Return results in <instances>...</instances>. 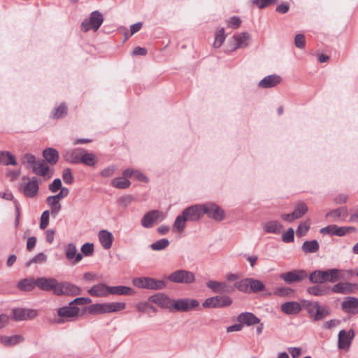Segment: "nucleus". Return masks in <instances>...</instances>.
<instances>
[{"label":"nucleus","mask_w":358,"mask_h":358,"mask_svg":"<svg viewBox=\"0 0 358 358\" xmlns=\"http://www.w3.org/2000/svg\"><path fill=\"white\" fill-rule=\"evenodd\" d=\"M88 294L92 296L103 297L110 295V287L105 284L99 283L92 286L88 291Z\"/></svg>","instance_id":"23"},{"label":"nucleus","mask_w":358,"mask_h":358,"mask_svg":"<svg viewBox=\"0 0 358 358\" xmlns=\"http://www.w3.org/2000/svg\"><path fill=\"white\" fill-rule=\"evenodd\" d=\"M164 213L158 210H152L146 213L142 217L141 223L144 228H152L155 224L165 219Z\"/></svg>","instance_id":"7"},{"label":"nucleus","mask_w":358,"mask_h":358,"mask_svg":"<svg viewBox=\"0 0 358 358\" xmlns=\"http://www.w3.org/2000/svg\"><path fill=\"white\" fill-rule=\"evenodd\" d=\"M98 237L101 246L105 250H108L111 248L114 238L110 231L107 230H101L99 232Z\"/></svg>","instance_id":"27"},{"label":"nucleus","mask_w":358,"mask_h":358,"mask_svg":"<svg viewBox=\"0 0 358 358\" xmlns=\"http://www.w3.org/2000/svg\"><path fill=\"white\" fill-rule=\"evenodd\" d=\"M134 293V290L129 287L122 285L110 287V294L130 296Z\"/></svg>","instance_id":"33"},{"label":"nucleus","mask_w":358,"mask_h":358,"mask_svg":"<svg viewBox=\"0 0 358 358\" xmlns=\"http://www.w3.org/2000/svg\"><path fill=\"white\" fill-rule=\"evenodd\" d=\"M82 255L85 256H90L94 252V245L92 243H86L81 247Z\"/></svg>","instance_id":"64"},{"label":"nucleus","mask_w":358,"mask_h":358,"mask_svg":"<svg viewBox=\"0 0 358 358\" xmlns=\"http://www.w3.org/2000/svg\"><path fill=\"white\" fill-rule=\"evenodd\" d=\"M308 292L315 296H320L325 293V289L322 285H315L307 289Z\"/></svg>","instance_id":"57"},{"label":"nucleus","mask_w":358,"mask_h":358,"mask_svg":"<svg viewBox=\"0 0 358 358\" xmlns=\"http://www.w3.org/2000/svg\"><path fill=\"white\" fill-rule=\"evenodd\" d=\"M281 310L284 313H298L299 312L301 311V302H285L283 304H282Z\"/></svg>","instance_id":"29"},{"label":"nucleus","mask_w":358,"mask_h":358,"mask_svg":"<svg viewBox=\"0 0 358 358\" xmlns=\"http://www.w3.org/2000/svg\"><path fill=\"white\" fill-rule=\"evenodd\" d=\"M246 35L245 33H241V34H237L234 36L229 41V43L230 44V50H235L241 47L242 44H243L245 41Z\"/></svg>","instance_id":"35"},{"label":"nucleus","mask_w":358,"mask_h":358,"mask_svg":"<svg viewBox=\"0 0 358 358\" xmlns=\"http://www.w3.org/2000/svg\"><path fill=\"white\" fill-rule=\"evenodd\" d=\"M358 307V299L348 297L342 303V308L345 312H349L352 309Z\"/></svg>","instance_id":"42"},{"label":"nucleus","mask_w":358,"mask_h":358,"mask_svg":"<svg viewBox=\"0 0 358 358\" xmlns=\"http://www.w3.org/2000/svg\"><path fill=\"white\" fill-rule=\"evenodd\" d=\"M103 17L102 14L98 11H93L88 19H85L81 24V29L87 32L90 29L98 30L103 23Z\"/></svg>","instance_id":"6"},{"label":"nucleus","mask_w":358,"mask_h":358,"mask_svg":"<svg viewBox=\"0 0 358 358\" xmlns=\"http://www.w3.org/2000/svg\"><path fill=\"white\" fill-rule=\"evenodd\" d=\"M137 309L141 312H150V311H157V309L153 307L152 303L149 301L141 302L137 305Z\"/></svg>","instance_id":"50"},{"label":"nucleus","mask_w":358,"mask_h":358,"mask_svg":"<svg viewBox=\"0 0 358 358\" xmlns=\"http://www.w3.org/2000/svg\"><path fill=\"white\" fill-rule=\"evenodd\" d=\"M66 257L72 261L73 264H77L80 262L83 259V255L81 253H77V248L74 243H69L65 248Z\"/></svg>","instance_id":"21"},{"label":"nucleus","mask_w":358,"mask_h":358,"mask_svg":"<svg viewBox=\"0 0 358 358\" xmlns=\"http://www.w3.org/2000/svg\"><path fill=\"white\" fill-rule=\"evenodd\" d=\"M182 212L189 222H198L203 215V205H192L185 208Z\"/></svg>","instance_id":"11"},{"label":"nucleus","mask_w":358,"mask_h":358,"mask_svg":"<svg viewBox=\"0 0 358 358\" xmlns=\"http://www.w3.org/2000/svg\"><path fill=\"white\" fill-rule=\"evenodd\" d=\"M21 160L23 164L27 165L31 168H32L34 164L36 162L35 156L30 153L24 154L22 157Z\"/></svg>","instance_id":"52"},{"label":"nucleus","mask_w":358,"mask_h":358,"mask_svg":"<svg viewBox=\"0 0 358 358\" xmlns=\"http://www.w3.org/2000/svg\"><path fill=\"white\" fill-rule=\"evenodd\" d=\"M310 229V226L308 223L306 222H303V223H301L297 229H296V235L297 236H299V237H302L303 236H305L306 234V233L308 232V231Z\"/></svg>","instance_id":"61"},{"label":"nucleus","mask_w":358,"mask_h":358,"mask_svg":"<svg viewBox=\"0 0 358 358\" xmlns=\"http://www.w3.org/2000/svg\"><path fill=\"white\" fill-rule=\"evenodd\" d=\"M0 164L4 166H16L17 164L15 156L9 151H0Z\"/></svg>","instance_id":"30"},{"label":"nucleus","mask_w":358,"mask_h":358,"mask_svg":"<svg viewBox=\"0 0 358 358\" xmlns=\"http://www.w3.org/2000/svg\"><path fill=\"white\" fill-rule=\"evenodd\" d=\"M248 286L250 287V289L252 292H258L265 289V286L262 281L254 278H248Z\"/></svg>","instance_id":"40"},{"label":"nucleus","mask_w":358,"mask_h":358,"mask_svg":"<svg viewBox=\"0 0 358 358\" xmlns=\"http://www.w3.org/2000/svg\"><path fill=\"white\" fill-rule=\"evenodd\" d=\"M43 156L50 164H55L58 162L59 152L55 148H46L43 152Z\"/></svg>","instance_id":"32"},{"label":"nucleus","mask_w":358,"mask_h":358,"mask_svg":"<svg viewBox=\"0 0 358 358\" xmlns=\"http://www.w3.org/2000/svg\"><path fill=\"white\" fill-rule=\"evenodd\" d=\"M281 81V78L275 74L269 75L261 80L258 86L261 88H271L278 85Z\"/></svg>","instance_id":"26"},{"label":"nucleus","mask_w":358,"mask_h":358,"mask_svg":"<svg viewBox=\"0 0 358 358\" xmlns=\"http://www.w3.org/2000/svg\"><path fill=\"white\" fill-rule=\"evenodd\" d=\"M62 187V180L59 178H56L51 182L48 189L52 193H56L58 190H60Z\"/></svg>","instance_id":"58"},{"label":"nucleus","mask_w":358,"mask_h":358,"mask_svg":"<svg viewBox=\"0 0 358 358\" xmlns=\"http://www.w3.org/2000/svg\"><path fill=\"white\" fill-rule=\"evenodd\" d=\"M199 302L194 299L183 298L173 300V311L189 312L195 310Z\"/></svg>","instance_id":"8"},{"label":"nucleus","mask_w":358,"mask_h":358,"mask_svg":"<svg viewBox=\"0 0 358 358\" xmlns=\"http://www.w3.org/2000/svg\"><path fill=\"white\" fill-rule=\"evenodd\" d=\"M47 205L50 207V213L52 217H56L62 209V205L53 196H48L45 199Z\"/></svg>","instance_id":"28"},{"label":"nucleus","mask_w":358,"mask_h":358,"mask_svg":"<svg viewBox=\"0 0 358 358\" xmlns=\"http://www.w3.org/2000/svg\"><path fill=\"white\" fill-rule=\"evenodd\" d=\"M111 185L117 189H127L130 187L131 182L125 178L118 177L111 181Z\"/></svg>","instance_id":"39"},{"label":"nucleus","mask_w":358,"mask_h":358,"mask_svg":"<svg viewBox=\"0 0 358 358\" xmlns=\"http://www.w3.org/2000/svg\"><path fill=\"white\" fill-rule=\"evenodd\" d=\"M80 162L85 165L92 166L97 162V157L93 153H90L83 149Z\"/></svg>","instance_id":"36"},{"label":"nucleus","mask_w":358,"mask_h":358,"mask_svg":"<svg viewBox=\"0 0 358 358\" xmlns=\"http://www.w3.org/2000/svg\"><path fill=\"white\" fill-rule=\"evenodd\" d=\"M116 170H117V166L115 165H112V166H110L108 167L103 169L101 171L100 174L103 178H108V177L112 176L115 173Z\"/></svg>","instance_id":"62"},{"label":"nucleus","mask_w":358,"mask_h":358,"mask_svg":"<svg viewBox=\"0 0 358 358\" xmlns=\"http://www.w3.org/2000/svg\"><path fill=\"white\" fill-rule=\"evenodd\" d=\"M39 182L36 177L23 176L19 185V191L27 198H34L38 195Z\"/></svg>","instance_id":"2"},{"label":"nucleus","mask_w":358,"mask_h":358,"mask_svg":"<svg viewBox=\"0 0 358 358\" xmlns=\"http://www.w3.org/2000/svg\"><path fill=\"white\" fill-rule=\"evenodd\" d=\"M81 294V289L67 282H59L56 289L57 295H79Z\"/></svg>","instance_id":"14"},{"label":"nucleus","mask_w":358,"mask_h":358,"mask_svg":"<svg viewBox=\"0 0 358 358\" xmlns=\"http://www.w3.org/2000/svg\"><path fill=\"white\" fill-rule=\"evenodd\" d=\"M36 315H0V329L3 328L9 320L21 322L34 319Z\"/></svg>","instance_id":"19"},{"label":"nucleus","mask_w":358,"mask_h":358,"mask_svg":"<svg viewBox=\"0 0 358 358\" xmlns=\"http://www.w3.org/2000/svg\"><path fill=\"white\" fill-rule=\"evenodd\" d=\"M51 213H50V210H45L41 216V221H40V229H45L48 224H49V218L50 215Z\"/></svg>","instance_id":"56"},{"label":"nucleus","mask_w":358,"mask_h":358,"mask_svg":"<svg viewBox=\"0 0 358 358\" xmlns=\"http://www.w3.org/2000/svg\"><path fill=\"white\" fill-rule=\"evenodd\" d=\"M226 22L229 28L236 29L240 27L242 21L239 17L233 16L227 20Z\"/></svg>","instance_id":"55"},{"label":"nucleus","mask_w":358,"mask_h":358,"mask_svg":"<svg viewBox=\"0 0 358 358\" xmlns=\"http://www.w3.org/2000/svg\"><path fill=\"white\" fill-rule=\"evenodd\" d=\"M293 292L292 289L285 287H278L274 291V294L279 296H289Z\"/></svg>","instance_id":"60"},{"label":"nucleus","mask_w":358,"mask_h":358,"mask_svg":"<svg viewBox=\"0 0 358 358\" xmlns=\"http://www.w3.org/2000/svg\"><path fill=\"white\" fill-rule=\"evenodd\" d=\"M252 3L259 8L263 9L278 2V0H251Z\"/></svg>","instance_id":"53"},{"label":"nucleus","mask_w":358,"mask_h":358,"mask_svg":"<svg viewBox=\"0 0 358 358\" xmlns=\"http://www.w3.org/2000/svg\"><path fill=\"white\" fill-rule=\"evenodd\" d=\"M170 282L180 284H191L195 281L194 274L187 270H177L167 276Z\"/></svg>","instance_id":"4"},{"label":"nucleus","mask_w":358,"mask_h":358,"mask_svg":"<svg viewBox=\"0 0 358 358\" xmlns=\"http://www.w3.org/2000/svg\"><path fill=\"white\" fill-rule=\"evenodd\" d=\"M308 211L307 206L303 203H299L294 210L292 212L295 218L299 219L301 217Z\"/></svg>","instance_id":"51"},{"label":"nucleus","mask_w":358,"mask_h":358,"mask_svg":"<svg viewBox=\"0 0 358 358\" xmlns=\"http://www.w3.org/2000/svg\"><path fill=\"white\" fill-rule=\"evenodd\" d=\"M294 239V231L292 228H289L282 236V240L285 243H291Z\"/></svg>","instance_id":"59"},{"label":"nucleus","mask_w":358,"mask_h":358,"mask_svg":"<svg viewBox=\"0 0 358 358\" xmlns=\"http://www.w3.org/2000/svg\"><path fill=\"white\" fill-rule=\"evenodd\" d=\"M47 261V256L43 253H38L29 262L27 263V266H29L32 264H43Z\"/></svg>","instance_id":"54"},{"label":"nucleus","mask_w":358,"mask_h":358,"mask_svg":"<svg viewBox=\"0 0 358 358\" xmlns=\"http://www.w3.org/2000/svg\"><path fill=\"white\" fill-rule=\"evenodd\" d=\"M80 315H48L46 320L52 324H62L65 322H74Z\"/></svg>","instance_id":"18"},{"label":"nucleus","mask_w":358,"mask_h":358,"mask_svg":"<svg viewBox=\"0 0 358 358\" xmlns=\"http://www.w3.org/2000/svg\"><path fill=\"white\" fill-rule=\"evenodd\" d=\"M92 300L87 297H78L69 303V306H64L57 309V313H79L88 311V313H110L119 312L125 308L124 302H111L106 303H96L90 305L87 309L83 307L89 304Z\"/></svg>","instance_id":"1"},{"label":"nucleus","mask_w":358,"mask_h":358,"mask_svg":"<svg viewBox=\"0 0 358 358\" xmlns=\"http://www.w3.org/2000/svg\"><path fill=\"white\" fill-rule=\"evenodd\" d=\"M355 287V285L349 282H341L334 285L332 292L335 293L348 294L352 292Z\"/></svg>","instance_id":"31"},{"label":"nucleus","mask_w":358,"mask_h":358,"mask_svg":"<svg viewBox=\"0 0 358 358\" xmlns=\"http://www.w3.org/2000/svg\"><path fill=\"white\" fill-rule=\"evenodd\" d=\"M206 286L215 293H229L232 290V287L228 285L226 282L216 280H208L206 282Z\"/></svg>","instance_id":"20"},{"label":"nucleus","mask_w":358,"mask_h":358,"mask_svg":"<svg viewBox=\"0 0 358 358\" xmlns=\"http://www.w3.org/2000/svg\"><path fill=\"white\" fill-rule=\"evenodd\" d=\"M31 169L34 173L43 176L45 180L50 179L53 175L49 166L43 159L36 161Z\"/></svg>","instance_id":"15"},{"label":"nucleus","mask_w":358,"mask_h":358,"mask_svg":"<svg viewBox=\"0 0 358 358\" xmlns=\"http://www.w3.org/2000/svg\"><path fill=\"white\" fill-rule=\"evenodd\" d=\"M169 243L167 238H162L152 243L150 247L154 251H160L167 248Z\"/></svg>","instance_id":"46"},{"label":"nucleus","mask_w":358,"mask_h":358,"mask_svg":"<svg viewBox=\"0 0 358 358\" xmlns=\"http://www.w3.org/2000/svg\"><path fill=\"white\" fill-rule=\"evenodd\" d=\"M306 277V271L302 269L293 270L280 275V278L288 284L300 282Z\"/></svg>","instance_id":"13"},{"label":"nucleus","mask_w":358,"mask_h":358,"mask_svg":"<svg viewBox=\"0 0 358 358\" xmlns=\"http://www.w3.org/2000/svg\"><path fill=\"white\" fill-rule=\"evenodd\" d=\"M355 231L356 229L354 227H338L337 225L331 224L320 229V232L329 236H343Z\"/></svg>","instance_id":"10"},{"label":"nucleus","mask_w":358,"mask_h":358,"mask_svg":"<svg viewBox=\"0 0 358 358\" xmlns=\"http://www.w3.org/2000/svg\"><path fill=\"white\" fill-rule=\"evenodd\" d=\"M343 271L337 268H331L322 271L324 282H335L343 278Z\"/></svg>","instance_id":"22"},{"label":"nucleus","mask_w":358,"mask_h":358,"mask_svg":"<svg viewBox=\"0 0 358 358\" xmlns=\"http://www.w3.org/2000/svg\"><path fill=\"white\" fill-rule=\"evenodd\" d=\"M67 113V108L64 103L60 104L57 108H55L52 112L53 117L55 119L62 118Z\"/></svg>","instance_id":"49"},{"label":"nucleus","mask_w":358,"mask_h":358,"mask_svg":"<svg viewBox=\"0 0 358 358\" xmlns=\"http://www.w3.org/2000/svg\"><path fill=\"white\" fill-rule=\"evenodd\" d=\"M264 229L267 233L278 234L282 226L277 221H270L264 224Z\"/></svg>","instance_id":"41"},{"label":"nucleus","mask_w":358,"mask_h":358,"mask_svg":"<svg viewBox=\"0 0 358 358\" xmlns=\"http://www.w3.org/2000/svg\"><path fill=\"white\" fill-rule=\"evenodd\" d=\"M226 38L224 34V28H221L216 34L213 47L215 48H220Z\"/></svg>","instance_id":"47"},{"label":"nucleus","mask_w":358,"mask_h":358,"mask_svg":"<svg viewBox=\"0 0 358 358\" xmlns=\"http://www.w3.org/2000/svg\"><path fill=\"white\" fill-rule=\"evenodd\" d=\"M309 280L311 282L315 284H321L324 282L322 271L317 270L312 272L309 275Z\"/></svg>","instance_id":"48"},{"label":"nucleus","mask_w":358,"mask_h":358,"mask_svg":"<svg viewBox=\"0 0 358 358\" xmlns=\"http://www.w3.org/2000/svg\"><path fill=\"white\" fill-rule=\"evenodd\" d=\"M58 282L52 278H39L36 280V286L44 291H52L56 294Z\"/></svg>","instance_id":"16"},{"label":"nucleus","mask_w":358,"mask_h":358,"mask_svg":"<svg viewBox=\"0 0 358 358\" xmlns=\"http://www.w3.org/2000/svg\"><path fill=\"white\" fill-rule=\"evenodd\" d=\"M36 285V280L27 278L20 281L17 283V287L21 290L29 291L31 290Z\"/></svg>","instance_id":"45"},{"label":"nucleus","mask_w":358,"mask_h":358,"mask_svg":"<svg viewBox=\"0 0 358 358\" xmlns=\"http://www.w3.org/2000/svg\"><path fill=\"white\" fill-rule=\"evenodd\" d=\"M348 215V209L345 207L338 208L337 209L329 211L327 215V217H331L334 220L341 217H346Z\"/></svg>","instance_id":"43"},{"label":"nucleus","mask_w":358,"mask_h":358,"mask_svg":"<svg viewBox=\"0 0 358 358\" xmlns=\"http://www.w3.org/2000/svg\"><path fill=\"white\" fill-rule=\"evenodd\" d=\"M187 222H189V220L186 218L185 216L183 215V213H182L180 215L176 217L174 221L173 224V230L178 233H182L185 229Z\"/></svg>","instance_id":"34"},{"label":"nucleus","mask_w":358,"mask_h":358,"mask_svg":"<svg viewBox=\"0 0 358 358\" xmlns=\"http://www.w3.org/2000/svg\"><path fill=\"white\" fill-rule=\"evenodd\" d=\"M231 300L227 296H216L208 298L203 303L204 308H219L230 305Z\"/></svg>","instance_id":"12"},{"label":"nucleus","mask_w":358,"mask_h":358,"mask_svg":"<svg viewBox=\"0 0 358 358\" xmlns=\"http://www.w3.org/2000/svg\"><path fill=\"white\" fill-rule=\"evenodd\" d=\"M62 178L65 183L71 184L73 182V177L70 169L67 168L63 171Z\"/></svg>","instance_id":"63"},{"label":"nucleus","mask_w":358,"mask_h":358,"mask_svg":"<svg viewBox=\"0 0 358 358\" xmlns=\"http://www.w3.org/2000/svg\"><path fill=\"white\" fill-rule=\"evenodd\" d=\"M301 310L306 311L308 313H325L324 307H320L318 303L303 301L301 302Z\"/></svg>","instance_id":"25"},{"label":"nucleus","mask_w":358,"mask_h":358,"mask_svg":"<svg viewBox=\"0 0 358 358\" xmlns=\"http://www.w3.org/2000/svg\"><path fill=\"white\" fill-rule=\"evenodd\" d=\"M0 340L4 345L12 346L21 343L24 338L21 335H14L11 336H1Z\"/></svg>","instance_id":"37"},{"label":"nucleus","mask_w":358,"mask_h":358,"mask_svg":"<svg viewBox=\"0 0 358 358\" xmlns=\"http://www.w3.org/2000/svg\"><path fill=\"white\" fill-rule=\"evenodd\" d=\"M203 215H206L209 218L215 221L220 222L225 217V211L214 202H207L202 203Z\"/></svg>","instance_id":"5"},{"label":"nucleus","mask_w":358,"mask_h":358,"mask_svg":"<svg viewBox=\"0 0 358 358\" xmlns=\"http://www.w3.org/2000/svg\"><path fill=\"white\" fill-rule=\"evenodd\" d=\"M83 150V149L80 148L67 150L64 154V158L69 163L79 164L82 157Z\"/></svg>","instance_id":"24"},{"label":"nucleus","mask_w":358,"mask_h":358,"mask_svg":"<svg viewBox=\"0 0 358 358\" xmlns=\"http://www.w3.org/2000/svg\"><path fill=\"white\" fill-rule=\"evenodd\" d=\"M134 286L138 288L160 290L166 287V283L164 280H157L150 277H141L136 278L133 280Z\"/></svg>","instance_id":"3"},{"label":"nucleus","mask_w":358,"mask_h":358,"mask_svg":"<svg viewBox=\"0 0 358 358\" xmlns=\"http://www.w3.org/2000/svg\"><path fill=\"white\" fill-rule=\"evenodd\" d=\"M320 245L316 240L306 241L301 247L302 250L306 253H314L319 250Z\"/></svg>","instance_id":"38"},{"label":"nucleus","mask_w":358,"mask_h":358,"mask_svg":"<svg viewBox=\"0 0 358 358\" xmlns=\"http://www.w3.org/2000/svg\"><path fill=\"white\" fill-rule=\"evenodd\" d=\"M173 300L164 293L158 292L149 296V301L155 303L158 307L173 311Z\"/></svg>","instance_id":"9"},{"label":"nucleus","mask_w":358,"mask_h":358,"mask_svg":"<svg viewBox=\"0 0 358 358\" xmlns=\"http://www.w3.org/2000/svg\"><path fill=\"white\" fill-rule=\"evenodd\" d=\"M238 324L229 326L227 328V332L238 331L242 329L243 324H246V315H238Z\"/></svg>","instance_id":"44"},{"label":"nucleus","mask_w":358,"mask_h":358,"mask_svg":"<svg viewBox=\"0 0 358 358\" xmlns=\"http://www.w3.org/2000/svg\"><path fill=\"white\" fill-rule=\"evenodd\" d=\"M355 336L353 329L346 331L345 329L340 331L338 334V348L340 349H348Z\"/></svg>","instance_id":"17"}]
</instances>
